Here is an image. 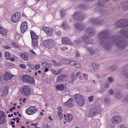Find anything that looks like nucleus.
<instances>
[{"instance_id":"obj_1","label":"nucleus","mask_w":128,"mask_h":128,"mask_svg":"<svg viewBox=\"0 0 128 128\" xmlns=\"http://www.w3.org/2000/svg\"><path fill=\"white\" fill-rule=\"evenodd\" d=\"M30 34L32 38V46L34 48H38V39L40 38L39 36L32 30L30 31Z\"/></svg>"},{"instance_id":"obj_2","label":"nucleus","mask_w":128,"mask_h":128,"mask_svg":"<svg viewBox=\"0 0 128 128\" xmlns=\"http://www.w3.org/2000/svg\"><path fill=\"white\" fill-rule=\"evenodd\" d=\"M42 44L43 46L46 48H48V50H50V48L56 46V41L52 38H48L44 40Z\"/></svg>"},{"instance_id":"obj_3","label":"nucleus","mask_w":128,"mask_h":128,"mask_svg":"<svg viewBox=\"0 0 128 128\" xmlns=\"http://www.w3.org/2000/svg\"><path fill=\"white\" fill-rule=\"evenodd\" d=\"M74 98L75 100V102L78 104L80 106H84V104H86V101L84 100V96L80 94H76L74 95Z\"/></svg>"},{"instance_id":"obj_4","label":"nucleus","mask_w":128,"mask_h":128,"mask_svg":"<svg viewBox=\"0 0 128 128\" xmlns=\"http://www.w3.org/2000/svg\"><path fill=\"white\" fill-rule=\"evenodd\" d=\"M22 80L26 84H34L36 82L34 78L28 76V75H24L21 78Z\"/></svg>"},{"instance_id":"obj_5","label":"nucleus","mask_w":128,"mask_h":128,"mask_svg":"<svg viewBox=\"0 0 128 128\" xmlns=\"http://www.w3.org/2000/svg\"><path fill=\"white\" fill-rule=\"evenodd\" d=\"M20 92L23 96H28L32 94V88L30 86H25L20 89Z\"/></svg>"},{"instance_id":"obj_6","label":"nucleus","mask_w":128,"mask_h":128,"mask_svg":"<svg viewBox=\"0 0 128 128\" xmlns=\"http://www.w3.org/2000/svg\"><path fill=\"white\" fill-rule=\"evenodd\" d=\"M38 110L35 106H31L28 108L26 110V112L28 116H32L38 112Z\"/></svg>"},{"instance_id":"obj_7","label":"nucleus","mask_w":128,"mask_h":128,"mask_svg":"<svg viewBox=\"0 0 128 128\" xmlns=\"http://www.w3.org/2000/svg\"><path fill=\"white\" fill-rule=\"evenodd\" d=\"M116 24L118 28H128V19L120 20Z\"/></svg>"},{"instance_id":"obj_8","label":"nucleus","mask_w":128,"mask_h":128,"mask_svg":"<svg viewBox=\"0 0 128 128\" xmlns=\"http://www.w3.org/2000/svg\"><path fill=\"white\" fill-rule=\"evenodd\" d=\"M100 112H102L100 108L98 107L97 108H93L90 110L88 116L90 118H92V116H94L96 114H100Z\"/></svg>"},{"instance_id":"obj_9","label":"nucleus","mask_w":128,"mask_h":128,"mask_svg":"<svg viewBox=\"0 0 128 128\" xmlns=\"http://www.w3.org/2000/svg\"><path fill=\"white\" fill-rule=\"evenodd\" d=\"M20 13L18 12H16L12 14L11 18V22H14V24H16L20 20Z\"/></svg>"},{"instance_id":"obj_10","label":"nucleus","mask_w":128,"mask_h":128,"mask_svg":"<svg viewBox=\"0 0 128 128\" xmlns=\"http://www.w3.org/2000/svg\"><path fill=\"white\" fill-rule=\"evenodd\" d=\"M42 30L44 32H46L47 36H52L54 30L52 28L44 26L42 28Z\"/></svg>"},{"instance_id":"obj_11","label":"nucleus","mask_w":128,"mask_h":128,"mask_svg":"<svg viewBox=\"0 0 128 128\" xmlns=\"http://www.w3.org/2000/svg\"><path fill=\"white\" fill-rule=\"evenodd\" d=\"M72 16L76 20H80L82 22V20H84V15L78 12H75Z\"/></svg>"},{"instance_id":"obj_12","label":"nucleus","mask_w":128,"mask_h":128,"mask_svg":"<svg viewBox=\"0 0 128 128\" xmlns=\"http://www.w3.org/2000/svg\"><path fill=\"white\" fill-rule=\"evenodd\" d=\"M6 113L4 111L0 110V124H6Z\"/></svg>"},{"instance_id":"obj_13","label":"nucleus","mask_w":128,"mask_h":128,"mask_svg":"<svg viewBox=\"0 0 128 128\" xmlns=\"http://www.w3.org/2000/svg\"><path fill=\"white\" fill-rule=\"evenodd\" d=\"M128 44V42H126V41H124V42L118 41L116 43L117 46H120L118 48H122V50H124V48H126Z\"/></svg>"},{"instance_id":"obj_14","label":"nucleus","mask_w":128,"mask_h":128,"mask_svg":"<svg viewBox=\"0 0 128 128\" xmlns=\"http://www.w3.org/2000/svg\"><path fill=\"white\" fill-rule=\"evenodd\" d=\"M28 22H23L20 26V30L22 34H24L26 30H28Z\"/></svg>"},{"instance_id":"obj_15","label":"nucleus","mask_w":128,"mask_h":128,"mask_svg":"<svg viewBox=\"0 0 128 128\" xmlns=\"http://www.w3.org/2000/svg\"><path fill=\"white\" fill-rule=\"evenodd\" d=\"M62 44H68V46H72L73 44L70 38L68 37H64L62 39Z\"/></svg>"},{"instance_id":"obj_16","label":"nucleus","mask_w":128,"mask_h":128,"mask_svg":"<svg viewBox=\"0 0 128 128\" xmlns=\"http://www.w3.org/2000/svg\"><path fill=\"white\" fill-rule=\"evenodd\" d=\"M12 78H14V75L10 74V72H5L4 76V80L6 82H8V80H12Z\"/></svg>"},{"instance_id":"obj_17","label":"nucleus","mask_w":128,"mask_h":128,"mask_svg":"<svg viewBox=\"0 0 128 128\" xmlns=\"http://www.w3.org/2000/svg\"><path fill=\"white\" fill-rule=\"evenodd\" d=\"M73 100L72 98H69L67 102L64 103V106H66V108H72V106H74Z\"/></svg>"},{"instance_id":"obj_18","label":"nucleus","mask_w":128,"mask_h":128,"mask_svg":"<svg viewBox=\"0 0 128 128\" xmlns=\"http://www.w3.org/2000/svg\"><path fill=\"white\" fill-rule=\"evenodd\" d=\"M112 124H120L122 122V117L120 116H114L112 119Z\"/></svg>"},{"instance_id":"obj_19","label":"nucleus","mask_w":128,"mask_h":128,"mask_svg":"<svg viewBox=\"0 0 128 128\" xmlns=\"http://www.w3.org/2000/svg\"><path fill=\"white\" fill-rule=\"evenodd\" d=\"M8 31L4 28L2 27V26L0 25V34L4 36H6L8 35Z\"/></svg>"},{"instance_id":"obj_20","label":"nucleus","mask_w":128,"mask_h":128,"mask_svg":"<svg viewBox=\"0 0 128 128\" xmlns=\"http://www.w3.org/2000/svg\"><path fill=\"white\" fill-rule=\"evenodd\" d=\"M67 76H68L64 75V74L60 75L56 78L57 82H64V78H67Z\"/></svg>"},{"instance_id":"obj_21","label":"nucleus","mask_w":128,"mask_h":128,"mask_svg":"<svg viewBox=\"0 0 128 128\" xmlns=\"http://www.w3.org/2000/svg\"><path fill=\"white\" fill-rule=\"evenodd\" d=\"M78 30H84V28H86V25L84 24H76L74 26Z\"/></svg>"},{"instance_id":"obj_22","label":"nucleus","mask_w":128,"mask_h":128,"mask_svg":"<svg viewBox=\"0 0 128 128\" xmlns=\"http://www.w3.org/2000/svg\"><path fill=\"white\" fill-rule=\"evenodd\" d=\"M58 116L60 118V120H62L64 114H62V108L60 106L58 108Z\"/></svg>"},{"instance_id":"obj_23","label":"nucleus","mask_w":128,"mask_h":128,"mask_svg":"<svg viewBox=\"0 0 128 128\" xmlns=\"http://www.w3.org/2000/svg\"><path fill=\"white\" fill-rule=\"evenodd\" d=\"M73 118L74 117L72 116V114H69L67 115L66 118H65V120L68 122H70Z\"/></svg>"},{"instance_id":"obj_24","label":"nucleus","mask_w":128,"mask_h":128,"mask_svg":"<svg viewBox=\"0 0 128 128\" xmlns=\"http://www.w3.org/2000/svg\"><path fill=\"white\" fill-rule=\"evenodd\" d=\"M56 88L57 90H64V86L62 84H58L56 86Z\"/></svg>"},{"instance_id":"obj_25","label":"nucleus","mask_w":128,"mask_h":128,"mask_svg":"<svg viewBox=\"0 0 128 128\" xmlns=\"http://www.w3.org/2000/svg\"><path fill=\"white\" fill-rule=\"evenodd\" d=\"M91 24H102V21H98V19H92L90 21Z\"/></svg>"},{"instance_id":"obj_26","label":"nucleus","mask_w":128,"mask_h":128,"mask_svg":"<svg viewBox=\"0 0 128 128\" xmlns=\"http://www.w3.org/2000/svg\"><path fill=\"white\" fill-rule=\"evenodd\" d=\"M20 56L24 60H28V56L24 53H22Z\"/></svg>"},{"instance_id":"obj_27","label":"nucleus","mask_w":128,"mask_h":128,"mask_svg":"<svg viewBox=\"0 0 128 128\" xmlns=\"http://www.w3.org/2000/svg\"><path fill=\"white\" fill-rule=\"evenodd\" d=\"M82 40L88 44H92L91 42H88V40H90V38H88V36H83L82 37Z\"/></svg>"},{"instance_id":"obj_28","label":"nucleus","mask_w":128,"mask_h":128,"mask_svg":"<svg viewBox=\"0 0 128 128\" xmlns=\"http://www.w3.org/2000/svg\"><path fill=\"white\" fill-rule=\"evenodd\" d=\"M51 72L53 74H54L55 76H58V74H62L61 70L56 71L52 69L51 70Z\"/></svg>"},{"instance_id":"obj_29","label":"nucleus","mask_w":128,"mask_h":128,"mask_svg":"<svg viewBox=\"0 0 128 128\" xmlns=\"http://www.w3.org/2000/svg\"><path fill=\"white\" fill-rule=\"evenodd\" d=\"M121 32H122V34H123L124 35V36L126 38H128V30H121Z\"/></svg>"},{"instance_id":"obj_30","label":"nucleus","mask_w":128,"mask_h":128,"mask_svg":"<svg viewBox=\"0 0 128 128\" xmlns=\"http://www.w3.org/2000/svg\"><path fill=\"white\" fill-rule=\"evenodd\" d=\"M99 34L101 36H106L108 35V32L104 31V32L100 33Z\"/></svg>"},{"instance_id":"obj_31","label":"nucleus","mask_w":128,"mask_h":128,"mask_svg":"<svg viewBox=\"0 0 128 128\" xmlns=\"http://www.w3.org/2000/svg\"><path fill=\"white\" fill-rule=\"evenodd\" d=\"M61 26L64 30H68V25L66 22H63Z\"/></svg>"},{"instance_id":"obj_32","label":"nucleus","mask_w":128,"mask_h":128,"mask_svg":"<svg viewBox=\"0 0 128 128\" xmlns=\"http://www.w3.org/2000/svg\"><path fill=\"white\" fill-rule=\"evenodd\" d=\"M86 32L88 34H92L94 33V30H92V28H89L86 30Z\"/></svg>"},{"instance_id":"obj_33","label":"nucleus","mask_w":128,"mask_h":128,"mask_svg":"<svg viewBox=\"0 0 128 128\" xmlns=\"http://www.w3.org/2000/svg\"><path fill=\"white\" fill-rule=\"evenodd\" d=\"M4 56H5L6 58V60H10V52H5Z\"/></svg>"},{"instance_id":"obj_34","label":"nucleus","mask_w":128,"mask_h":128,"mask_svg":"<svg viewBox=\"0 0 128 128\" xmlns=\"http://www.w3.org/2000/svg\"><path fill=\"white\" fill-rule=\"evenodd\" d=\"M92 66L95 70H98V68H100V65H98V64L95 62H92Z\"/></svg>"},{"instance_id":"obj_35","label":"nucleus","mask_w":128,"mask_h":128,"mask_svg":"<svg viewBox=\"0 0 128 128\" xmlns=\"http://www.w3.org/2000/svg\"><path fill=\"white\" fill-rule=\"evenodd\" d=\"M62 63L64 64H70V60L66 59H64L62 60Z\"/></svg>"},{"instance_id":"obj_36","label":"nucleus","mask_w":128,"mask_h":128,"mask_svg":"<svg viewBox=\"0 0 128 128\" xmlns=\"http://www.w3.org/2000/svg\"><path fill=\"white\" fill-rule=\"evenodd\" d=\"M29 68H31V70H34V65L30 64V63H28L27 64Z\"/></svg>"},{"instance_id":"obj_37","label":"nucleus","mask_w":128,"mask_h":128,"mask_svg":"<svg viewBox=\"0 0 128 128\" xmlns=\"http://www.w3.org/2000/svg\"><path fill=\"white\" fill-rule=\"evenodd\" d=\"M74 66H75V68H80L82 66V65L78 62H77L75 63V65Z\"/></svg>"},{"instance_id":"obj_38","label":"nucleus","mask_w":128,"mask_h":128,"mask_svg":"<svg viewBox=\"0 0 128 128\" xmlns=\"http://www.w3.org/2000/svg\"><path fill=\"white\" fill-rule=\"evenodd\" d=\"M60 50H62V52H65V50H68V48L66 46H64V47L60 48Z\"/></svg>"},{"instance_id":"obj_39","label":"nucleus","mask_w":128,"mask_h":128,"mask_svg":"<svg viewBox=\"0 0 128 128\" xmlns=\"http://www.w3.org/2000/svg\"><path fill=\"white\" fill-rule=\"evenodd\" d=\"M87 49L90 51V52L92 54H94V50H92V48H87Z\"/></svg>"},{"instance_id":"obj_40","label":"nucleus","mask_w":128,"mask_h":128,"mask_svg":"<svg viewBox=\"0 0 128 128\" xmlns=\"http://www.w3.org/2000/svg\"><path fill=\"white\" fill-rule=\"evenodd\" d=\"M42 66L44 68H46V66H48V63L46 62H43L42 64Z\"/></svg>"},{"instance_id":"obj_41","label":"nucleus","mask_w":128,"mask_h":128,"mask_svg":"<svg viewBox=\"0 0 128 128\" xmlns=\"http://www.w3.org/2000/svg\"><path fill=\"white\" fill-rule=\"evenodd\" d=\"M34 68H35L36 70H40V64L36 65Z\"/></svg>"},{"instance_id":"obj_42","label":"nucleus","mask_w":128,"mask_h":128,"mask_svg":"<svg viewBox=\"0 0 128 128\" xmlns=\"http://www.w3.org/2000/svg\"><path fill=\"white\" fill-rule=\"evenodd\" d=\"M69 64L70 66H75L76 65V63L74 62V60H70V62H69Z\"/></svg>"},{"instance_id":"obj_43","label":"nucleus","mask_w":128,"mask_h":128,"mask_svg":"<svg viewBox=\"0 0 128 128\" xmlns=\"http://www.w3.org/2000/svg\"><path fill=\"white\" fill-rule=\"evenodd\" d=\"M88 100L90 102H92V101L94 100V96H92L89 97Z\"/></svg>"},{"instance_id":"obj_44","label":"nucleus","mask_w":128,"mask_h":128,"mask_svg":"<svg viewBox=\"0 0 128 128\" xmlns=\"http://www.w3.org/2000/svg\"><path fill=\"white\" fill-rule=\"evenodd\" d=\"M12 46H14L15 48H18V44L14 42H12Z\"/></svg>"},{"instance_id":"obj_45","label":"nucleus","mask_w":128,"mask_h":128,"mask_svg":"<svg viewBox=\"0 0 128 128\" xmlns=\"http://www.w3.org/2000/svg\"><path fill=\"white\" fill-rule=\"evenodd\" d=\"M19 66H20V68H26V66L22 64H20Z\"/></svg>"},{"instance_id":"obj_46","label":"nucleus","mask_w":128,"mask_h":128,"mask_svg":"<svg viewBox=\"0 0 128 128\" xmlns=\"http://www.w3.org/2000/svg\"><path fill=\"white\" fill-rule=\"evenodd\" d=\"M108 80L110 82H114V78L112 77H109Z\"/></svg>"},{"instance_id":"obj_47","label":"nucleus","mask_w":128,"mask_h":128,"mask_svg":"<svg viewBox=\"0 0 128 128\" xmlns=\"http://www.w3.org/2000/svg\"><path fill=\"white\" fill-rule=\"evenodd\" d=\"M60 14H61V16H64V10H61L60 11Z\"/></svg>"},{"instance_id":"obj_48","label":"nucleus","mask_w":128,"mask_h":128,"mask_svg":"<svg viewBox=\"0 0 128 128\" xmlns=\"http://www.w3.org/2000/svg\"><path fill=\"white\" fill-rule=\"evenodd\" d=\"M116 97L117 98H122V96H120V94H116Z\"/></svg>"},{"instance_id":"obj_49","label":"nucleus","mask_w":128,"mask_h":128,"mask_svg":"<svg viewBox=\"0 0 128 128\" xmlns=\"http://www.w3.org/2000/svg\"><path fill=\"white\" fill-rule=\"evenodd\" d=\"M109 94H114V90L111 89L110 90H109Z\"/></svg>"},{"instance_id":"obj_50","label":"nucleus","mask_w":128,"mask_h":128,"mask_svg":"<svg viewBox=\"0 0 128 128\" xmlns=\"http://www.w3.org/2000/svg\"><path fill=\"white\" fill-rule=\"evenodd\" d=\"M30 52L31 54H34V56L36 55V54L35 52L33 50H30Z\"/></svg>"},{"instance_id":"obj_51","label":"nucleus","mask_w":128,"mask_h":128,"mask_svg":"<svg viewBox=\"0 0 128 128\" xmlns=\"http://www.w3.org/2000/svg\"><path fill=\"white\" fill-rule=\"evenodd\" d=\"M76 58H78L80 56V52H76Z\"/></svg>"},{"instance_id":"obj_52","label":"nucleus","mask_w":128,"mask_h":128,"mask_svg":"<svg viewBox=\"0 0 128 128\" xmlns=\"http://www.w3.org/2000/svg\"><path fill=\"white\" fill-rule=\"evenodd\" d=\"M75 43H76V44H80V40H76L75 42H74Z\"/></svg>"},{"instance_id":"obj_53","label":"nucleus","mask_w":128,"mask_h":128,"mask_svg":"<svg viewBox=\"0 0 128 128\" xmlns=\"http://www.w3.org/2000/svg\"><path fill=\"white\" fill-rule=\"evenodd\" d=\"M56 34H57V36H62V32H58L56 33Z\"/></svg>"},{"instance_id":"obj_54","label":"nucleus","mask_w":128,"mask_h":128,"mask_svg":"<svg viewBox=\"0 0 128 128\" xmlns=\"http://www.w3.org/2000/svg\"><path fill=\"white\" fill-rule=\"evenodd\" d=\"M38 123H36V124H34V123H33V124H32L31 126H34L35 128H36V126H38Z\"/></svg>"},{"instance_id":"obj_55","label":"nucleus","mask_w":128,"mask_h":128,"mask_svg":"<svg viewBox=\"0 0 128 128\" xmlns=\"http://www.w3.org/2000/svg\"><path fill=\"white\" fill-rule=\"evenodd\" d=\"M4 48H6V50H9V48H10V47L7 46H4Z\"/></svg>"},{"instance_id":"obj_56","label":"nucleus","mask_w":128,"mask_h":128,"mask_svg":"<svg viewBox=\"0 0 128 128\" xmlns=\"http://www.w3.org/2000/svg\"><path fill=\"white\" fill-rule=\"evenodd\" d=\"M10 60L11 62H14L15 60V59L14 58H11Z\"/></svg>"},{"instance_id":"obj_57","label":"nucleus","mask_w":128,"mask_h":128,"mask_svg":"<svg viewBox=\"0 0 128 128\" xmlns=\"http://www.w3.org/2000/svg\"><path fill=\"white\" fill-rule=\"evenodd\" d=\"M81 73L80 72H78L76 74V76H80V74Z\"/></svg>"},{"instance_id":"obj_58","label":"nucleus","mask_w":128,"mask_h":128,"mask_svg":"<svg viewBox=\"0 0 128 128\" xmlns=\"http://www.w3.org/2000/svg\"><path fill=\"white\" fill-rule=\"evenodd\" d=\"M124 102H128V96L124 98Z\"/></svg>"},{"instance_id":"obj_59","label":"nucleus","mask_w":128,"mask_h":128,"mask_svg":"<svg viewBox=\"0 0 128 128\" xmlns=\"http://www.w3.org/2000/svg\"><path fill=\"white\" fill-rule=\"evenodd\" d=\"M106 88H110V84H106L105 85Z\"/></svg>"},{"instance_id":"obj_60","label":"nucleus","mask_w":128,"mask_h":128,"mask_svg":"<svg viewBox=\"0 0 128 128\" xmlns=\"http://www.w3.org/2000/svg\"><path fill=\"white\" fill-rule=\"evenodd\" d=\"M55 66H60V63L58 62H56V64H55Z\"/></svg>"},{"instance_id":"obj_61","label":"nucleus","mask_w":128,"mask_h":128,"mask_svg":"<svg viewBox=\"0 0 128 128\" xmlns=\"http://www.w3.org/2000/svg\"><path fill=\"white\" fill-rule=\"evenodd\" d=\"M44 72H48V68H46Z\"/></svg>"},{"instance_id":"obj_62","label":"nucleus","mask_w":128,"mask_h":128,"mask_svg":"<svg viewBox=\"0 0 128 128\" xmlns=\"http://www.w3.org/2000/svg\"><path fill=\"white\" fill-rule=\"evenodd\" d=\"M120 128H126V126H124V124H122L120 126Z\"/></svg>"},{"instance_id":"obj_63","label":"nucleus","mask_w":128,"mask_h":128,"mask_svg":"<svg viewBox=\"0 0 128 128\" xmlns=\"http://www.w3.org/2000/svg\"><path fill=\"white\" fill-rule=\"evenodd\" d=\"M16 122L18 124L20 122V118H18L17 120H16Z\"/></svg>"},{"instance_id":"obj_64","label":"nucleus","mask_w":128,"mask_h":128,"mask_svg":"<svg viewBox=\"0 0 128 128\" xmlns=\"http://www.w3.org/2000/svg\"><path fill=\"white\" fill-rule=\"evenodd\" d=\"M14 122L12 121V122H10V125H11V126H12V125H14Z\"/></svg>"}]
</instances>
